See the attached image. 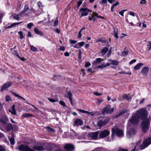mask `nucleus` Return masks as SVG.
<instances>
[{"label":"nucleus","mask_w":151,"mask_h":151,"mask_svg":"<svg viewBox=\"0 0 151 151\" xmlns=\"http://www.w3.org/2000/svg\"><path fill=\"white\" fill-rule=\"evenodd\" d=\"M139 116V118H141L142 119H146L148 115L147 111L145 109H142L136 111V113Z\"/></svg>","instance_id":"obj_1"},{"label":"nucleus","mask_w":151,"mask_h":151,"mask_svg":"<svg viewBox=\"0 0 151 151\" xmlns=\"http://www.w3.org/2000/svg\"><path fill=\"white\" fill-rule=\"evenodd\" d=\"M150 119H147L145 120L142 121L141 123L142 131L143 132H146L150 128Z\"/></svg>","instance_id":"obj_2"},{"label":"nucleus","mask_w":151,"mask_h":151,"mask_svg":"<svg viewBox=\"0 0 151 151\" xmlns=\"http://www.w3.org/2000/svg\"><path fill=\"white\" fill-rule=\"evenodd\" d=\"M109 122L108 118H105L104 117H99L97 122V126L99 127H101L105 125Z\"/></svg>","instance_id":"obj_3"},{"label":"nucleus","mask_w":151,"mask_h":151,"mask_svg":"<svg viewBox=\"0 0 151 151\" xmlns=\"http://www.w3.org/2000/svg\"><path fill=\"white\" fill-rule=\"evenodd\" d=\"M139 119V116L137 114L133 113L129 122L132 124L136 125L138 123Z\"/></svg>","instance_id":"obj_4"},{"label":"nucleus","mask_w":151,"mask_h":151,"mask_svg":"<svg viewBox=\"0 0 151 151\" xmlns=\"http://www.w3.org/2000/svg\"><path fill=\"white\" fill-rule=\"evenodd\" d=\"M18 149L20 151H35L31 149L28 146L21 144L18 146Z\"/></svg>","instance_id":"obj_5"},{"label":"nucleus","mask_w":151,"mask_h":151,"mask_svg":"<svg viewBox=\"0 0 151 151\" xmlns=\"http://www.w3.org/2000/svg\"><path fill=\"white\" fill-rule=\"evenodd\" d=\"M151 144V137L144 140L141 146V150L144 149Z\"/></svg>","instance_id":"obj_6"},{"label":"nucleus","mask_w":151,"mask_h":151,"mask_svg":"<svg viewBox=\"0 0 151 151\" xmlns=\"http://www.w3.org/2000/svg\"><path fill=\"white\" fill-rule=\"evenodd\" d=\"M110 108L111 107L110 105H109L106 106L102 109V113L104 114L106 112L107 114H108L112 113L114 111V109L112 108L110 110H109Z\"/></svg>","instance_id":"obj_7"},{"label":"nucleus","mask_w":151,"mask_h":151,"mask_svg":"<svg viewBox=\"0 0 151 151\" xmlns=\"http://www.w3.org/2000/svg\"><path fill=\"white\" fill-rule=\"evenodd\" d=\"M110 131L106 129L103 131H101L99 137L100 138H102L105 137L109 135Z\"/></svg>","instance_id":"obj_8"},{"label":"nucleus","mask_w":151,"mask_h":151,"mask_svg":"<svg viewBox=\"0 0 151 151\" xmlns=\"http://www.w3.org/2000/svg\"><path fill=\"white\" fill-rule=\"evenodd\" d=\"M79 12L81 13L80 17L86 16L88 13V9L86 8L83 7L80 9Z\"/></svg>","instance_id":"obj_9"},{"label":"nucleus","mask_w":151,"mask_h":151,"mask_svg":"<svg viewBox=\"0 0 151 151\" xmlns=\"http://www.w3.org/2000/svg\"><path fill=\"white\" fill-rule=\"evenodd\" d=\"M12 84V83L10 81H8L4 84L1 87V91H2L4 90H6L7 88L10 87Z\"/></svg>","instance_id":"obj_10"},{"label":"nucleus","mask_w":151,"mask_h":151,"mask_svg":"<svg viewBox=\"0 0 151 151\" xmlns=\"http://www.w3.org/2000/svg\"><path fill=\"white\" fill-rule=\"evenodd\" d=\"M99 133V132H96L89 133L88 136L93 139H96L98 137Z\"/></svg>","instance_id":"obj_11"},{"label":"nucleus","mask_w":151,"mask_h":151,"mask_svg":"<svg viewBox=\"0 0 151 151\" xmlns=\"http://www.w3.org/2000/svg\"><path fill=\"white\" fill-rule=\"evenodd\" d=\"M0 122L3 124L6 125V123L9 122V119L6 116L4 115L0 117Z\"/></svg>","instance_id":"obj_12"},{"label":"nucleus","mask_w":151,"mask_h":151,"mask_svg":"<svg viewBox=\"0 0 151 151\" xmlns=\"http://www.w3.org/2000/svg\"><path fill=\"white\" fill-rule=\"evenodd\" d=\"M115 132L118 137H122L123 136V132L121 129L116 128L115 129Z\"/></svg>","instance_id":"obj_13"},{"label":"nucleus","mask_w":151,"mask_h":151,"mask_svg":"<svg viewBox=\"0 0 151 151\" xmlns=\"http://www.w3.org/2000/svg\"><path fill=\"white\" fill-rule=\"evenodd\" d=\"M33 149L39 151H43L45 150V148L42 146H39L38 145H35L33 146Z\"/></svg>","instance_id":"obj_14"},{"label":"nucleus","mask_w":151,"mask_h":151,"mask_svg":"<svg viewBox=\"0 0 151 151\" xmlns=\"http://www.w3.org/2000/svg\"><path fill=\"white\" fill-rule=\"evenodd\" d=\"M83 123L82 120L80 119H76L74 122V126L78 127L83 125Z\"/></svg>","instance_id":"obj_15"},{"label":"nucleus","mask_w":151,"mask_h":151,"mask_svg":"<svg viewBox=\"0 0 151 151\" xmlns=\"http://www.w3.org/2000/svg\"><path fill=\"white\" fill-rule=\"evenodd\" d=\"M149 70V68L147 67H145L142 68V70L141 71V72L143 75H145L146 76L148 73Z\"/></svg>","instance_id":"obj_16"},{"label":"nucleus","mask_w":151,"mask_h":151,"mask_svg":"<svg viewBox=\"0 0 151 151\" xmlns=\"http://www.w3.org/2000/svg\"><path fill=\"white\" fill-rule=\"evenodd\" d=\"M64 148L66 150H72L74 149L75 147L73 145L68 144L64 146Z\"/></svg>","instance_id":"obj_17"},{"label":"nucleus","mask_w":151,"mask_h":151,"mask_svg":"<svg viewBox=\"0 0 151 151\" xmlns=\"http://www.w3.org/2000/svg\"><path fill=\"white\" fill-rule=\"evenodd\" d=\"M135 130L134 129H131L127 131V135L131 136L135 134Z\"/></svg>","instance_id":"obj_18"},{"label":"nucleus","mask_w":151,"mask_h":151,"mask_svg":"<svg viewBox=\"0 0 151 151\" xmlns=\"http://www.w3.org/2000/svg\"><path fill=\"white\" fill-rule=\"evenodd\" d=\"M9 112L11 113L12 114L15 115L16 114L17 112L15 109V105L14 104L12 106V108L11 109L9 110Z\"/></svg>","instance_id":"obj_19"},{"label":"nucleus","mask_w":151,"mask_h":151,"mask_svg":"<svg viewBox=\"0 0 151 151\" xmlns=\"http://www.w3.org/2000/svg\"><path fill=\"white\" fill-rule=\"evenodd\" d=\"M123 97L124 99H127L128 101H130L132 99V97L129 94H124L123 95Z\"/></svg>","instance_id":"obj_20"},{"label":"nucleus","mask_w":151,"mask_h":151,"mask_svg":"<svg viewBox=\"0 0 151 151\" xmlns=\"http://www.w3.org/2000/svg\"><path fill=\"white\" fill-rule=\"evenodd\" d=\"M6 128L7 131H10L13 128L12 125L11 123L7 124L6 123Z\"/></svg>","instance_id":"obj_21"},{"label":"nucleus","mask_w":151,"mask_h":151,"mask_svg":"<svg viewBox=\"0 0 151 151\" xmlns=\"http://www.w3.org/2000/svg\"><path fill=\"white\" fill-rule=\"evenodd\" d=\"M22 116L23 117L27 118H28L29 117H34V116L32 114L29 113L24 114L22 115Z\"/></svg>","instance_id":"obj_22"},{"label":"nucleus","mask_w":151,"mask_h":151,"mask_svg":"<svg viewBox=\"0 0 151 151\" xmlns=\"http://www.w3.org/2000/svg\"><path fill=\"white\" fill-rule=\"evenodd\" d=\"M34 30L36 34L41 36L43 35V33L42 32L40 31L37 28H35Z\"/></svg>","instance_id":"obj_23"},{"label":"nucleus","mask_w":151,"mask_h":151,"mask_svg":"<svg viewBox=\"0 0 151 151\" xmlns=\"http://www.w3.org/2000/svg\"><path fill=\"white\" fill-rule=\"evenodd\" d=\"M143 65V63H139L134 67V69L135 70H137L141 67V66Z\"/></svg>","instance_id":"obj_24"},{"label":"nucleus","mask_w":151,"mask_h":151,"mask_svg":"<svg viewBox=\"0 0 151 151\" xmlns=\"http://www.w3.org/2000/svg\"><path fill=\"white\" fill-rule=\"evenodd\" d=\"M127 112V110H123L121 111L119 114H116L115 116V118H117L119 116L122 115V114L126 113Z\"/></svg>","instance_id":"obj_25"},{"label":"nucleus","mask_w":151,"mask_h":151,"mask_svg":"<svg viewBox=\"0 0 151 151\" xmlns=\"http://www.w3.org/2000/svg\"><path fill=\"white\" fill-rule=\"evenodd\" d=\"M102 61L101 58H97L95 61H94L93 64L94 65H96L97 63H99Z\"/></svg>","instance_id":"obj_26"},{"label":"nucleus","mask_w":151,"mask_h":151,"mask_svg":"<svg viewBox=\"0 0 151 151\" xmlns=\"http://www.w3.org/2000/svg\"><path fill=\"white\" fill-rule=\"evenodd\" d=\"M12 137L11 138H9L10 144L11 145H13L15 143V140L14 139V136L12 135Z\"/></svg>","instance_id":"obj_27"},{"label":"nucleus","mask_w":151,"mask_h":151,"mask_svg":"<svg viewBox=\"0 0 151 151\" xmlns=\"http://www.w3.org/2000/svg\"><path fill=\"white\" fill-rule=\"evenodd\" d=\"M29 7L28 6H24V9L23 11L20 13V15H21L23 13H24L27 12L29 10Z\"/></svg>","instance_id":"obj_28"},{"label":"nucleus","mask_w":151,"mask_h":151,"mask_svg":"<svg viewBox=\"0 0 151 151\" xmlns=\"http://www.w3.org/2000/svg\"><path fill=\"white\" fill-rule=\"evenodd\" d=\"M93 12V13L94 14V16H96L99 18H101L103 19H104V18L103 17H102L100 15H99L97 13L94 12Z\"/></svg>","instance_id":"obj_29"},{"label":"nucleus","mask_w":151,"mask_h":151,"mask_svg":"<svg viewBox=\"0 0 151 151\" xmlns=\"http://www.w3.org/2000/svg\"><path fill=\"white\" fill-rule=\"evenodd\" d=\"M110 64L117 65L118 64V62L115 60H112Z\"/></svg>","instance_id":"obj_30"},{"label":"nucleus","mask_w":151,"mask_h":151,"mask_svg":"<svg viewBox=\"0 0 151 151\" xmlns=\"http://www.w3.org/2000/svg\"><path fill=\"white\" fill-rule=\"evenodd\" d=\"M82 1L81 0H80L78 2L77 4V6L76 8H75V9L76 10H77L78 9L80 6L82 4Z\"/></svg>","instance_id":"obj_31"},{"label":"nucleus","mask_w":151,"mask_h":151,"mask_svg":"<svg viewBox=\"0 0 151 151\" xmlns=\"http://www.w3.org/2000/svg\"><path fill=\"white\" fill-rule=\"evenodd\" d=\"M13 94L16 97L20 98L21 99H23L24 101L25 100V99L24 98H23L22 97L20 96L19 95L17 94V93H13Z\"/></svg>","instance_id":"obj_32"},{"label":"nucleus","mask_w":151,"mask_h":151,"mask_svg":"<svg viewBox=\"0 0 151 151\" xmlns=\"http://www.w3.org/2000/svg\"><path fill=\"white\" fill-rule=\"evenodd\" d=\"M46 128L47 129V131L48 132H53V133L55 132V131L54 129L49 127H46Z\"/></svg>","instance_id":"obj_33"},{"label":"nucleus","mask_w":151,"mask_h":151,"mask_svg":"<svg viewBox=\"0 0 151 151\" xmlns=\"http://www.w3.org/2000/svg\"><path fill=\"white\" fill-rule=\"evenodd\" d=\"M79 54L78 59L79 60H80L81 59V51L80 49L78 50Z\"/></svg>","instance_id":"obj_34"},{"label":"nucleus","mask_w":151,"mask_h":151,"mask_svg":"<svg viewBox=\"0 0 151 151\" xmlns=\"http://www.w3.org/2000/svg\"><path fill=\"white\" fill-rule=\"evenodd\" d=\"M108 50V48L106 47H105L101 51V52L104 53V54H105L107 52Z\"/></svg>","instance_id":"obj_35"},{"label":"nucleus","mask_w":151,"mask_h":151,"mask_svg":"<svg viewBox=\"0 0 151 151\" xmlns=\"http://www.w3.org/2000/svg\"><path fill=\"white\" fill-rule=\"evenodd\" d=\"M13 18L14 19L17 20H19L20 19V18L19 15L17 14H15Z\"/></svg>","instance_id":"obj_36"},{"label":"nucleus","mask_w":151,"mask_h":151,"mask_svg":"<svg viewBox=\"0 0 151 151\" xmlns=\"http://www.w3.org/2000/svg\"><path fill=\"white\" fill-rule=\"evenodd\" d=\"M59 104L62 106H64L67 107V106L66 105L65 103L63 101H59Z\"/></svg>","instance_id":"obj_37"},{"label":"nucleus","mask_w":151,"mask_h":151,"mask_svg":"<svg viewBox=\"0 0 151 151\" xmlns=\"http://www.w3.org/2000/svg\"><path fill=\"white\" fill-rule=\"evenodd\" d=\"M33 24L32 23H30L27 25V27L29 29H31L32 26L33 25Z\"/></svg>","instance_id":"obj_38"},{"label":"nucleus","mask_w":151,"mask_h":151,"mask_svg":"<svg viewBox=\"0 0 151 151\" xmlns=\"http://www.w3.org/2000/svg\"><path fill=\"white\" fill-rule=\"evenodd\" d=\"M67 94L68 96V97L69 99L72 98V94L70 91L67 92Z\"/></svg>","instance_id":"obj_39"},{"label":"nucleus","mask_w":151,"mask_h":151,"mask_svg":"<svg viewBox=\"0 0 151 151\" xmlns=\"http://www.w3.org/2000/svg\"><path fill=\"white\" fill-rule=\"evenodd\" d=\"M30 49L31 50L34 51H37V48L33 46H31Z\"/></svg>","instance_id":"obj_40"},{"label":"nucleus","mask_w":151,"mask_h":151,"mask_svg":"<svg viewBox=\"0 0 151 151\" xmlns=\"http://www.w3.org/2000/svg\"><path fill=\"white\" fill-rule=\"evenodd\" d=\"M112 134L111 135V137L113 138L115 136V129L114 128H112L111 129Z\"/></svg>","instance_id":"obj_41"},{"label":"nucleus","mask_w":151,"mask_h":151,"mask_svg":"<svg viewBox=\"0 0 151 151\" xmlns=\"http://www.w3.org/2000/svg\"><path fill=\"white\" fill-rule=\"evenodd\" d=\"M18 33L20 35V38L21 39H22L24 38V36L23 35L22 32V31L19 32Z\"/></svg>","instance_id":"obj_42"},{"label":"nucleus","mask_w":151,"mask_h":151,"mask_svg":"<svg viewBox=\"0 0 151 151\" xmlns=\"http://www.w3.org/2000/svg\"><path fill=\"white\" fill-rule=\"evenodd\" d=\"M106 67V66L105 65H101L98 66L97 68H104Z\"/></svg>","instance_id":"obj_43"},{"label":"nucleus","mask_w":151,"mask_h":151,"mask_svg":"<svg viewBox=\"0 0 151 151\" xmlns=\"http://www.w3.org/2000/svg\"><path fill=\"white\" fill-rule=\"evenodd\" d=\"M78 110L80 112H81L82 113H88V112L87 111L84 110L83 109H78Z\"/></svg>","instance_id":"obj_44"},{"label":"nucleus","mask_w":151,"mask_h":151,"mask_svg":"<svg viewBox=\"0 0 151 151\" xmlns=\"http://www.w3.org/2000/svg\"><path fill=\"white\" fill-rule=\"evenodd\" d=\"M128 54V52L127 51H124L122 53V56H124L125 55H127Z\"/></svg>","instance_id":"obj_45"},{"label":"nucleus","mask_w":151,"mask_h":151,"mask_svg":"<svg viewBox=\"0 0 151 151\" xmlns=\"http://www.w3.org/2000/svg\"><path fill=\"white\" fill-rule=\"evenodd\" d=\"M81 30H80L78 33V34L77 35V38H81L82 37V34L81 33Z\"/></svg>","instance_id":"obj_46"},{"label":"nucleus","mask_w":151,"mask_h":151,"mask_svg":"<svg viewBox=\"0 0 151 151\" xmlns=\"http://www.w3.org/2000/svg\"><path fill=\"white\" fill-rule=\"evenodd\" d=\"M91 65V64L90 63L87 62H86L85 65V66L86 68H87L88 66H90Z\"/></svg>","instance_id":"obj_47"},{"label":"nucleus","mask_w":151,"mask_h":151,"mask_svg":"<svg viewBox=\"0 0 151 151\" xmlns=\"http://www.w3.org/2000/svg\"><path fill=\"white\" fill-rule=\"evenodd\" d=\"M78 44L79 45V47H82L85 44V42H78Z\"/></svg>","instance_id":"obj_48"},{"label":"nucleus","mask_w":151,"mask_h":151,"mask_svg":"<svg viewBox=\"0 0 151 151\" xmlns=\"http://www.w3.org/2000/svg\"><path fill=\"white\" fill-rule=\"evenodd\" d=\"M127 10L125 9V10H123L121 11H120L119 12V14L121 15L122 16H124V12L127 11Z\"/></svg>","instance_id":"obj_49"},{"label":"nucleus","mask_w":151,"mask_h":151,"mask_svg":"<svg viewBox=\"0 0 151 151\" xmlns=\"http://www.w3.org/2000/svg\"><path fill=\"white\" fill-rule=\"evenodd\" d=\"M107 40H102V39H99L97 40L98 42H101L102 43H105Z\"/></svg>","instance_id":"obj_50"},{"label":"nucleus","mask_w":151,"mask_h":151,"mask_svg":"<svg viewBox=\"0 0 151 151\" xmlns=\"http://www.w3.org/2000/svg\"><path fill=\"white\" fill-rule=\"evenodd\" d=\"M5 100L6 101H9L10 100H11L10 97L9 96H6L5 97Z\"/></svg>","instance_id":"obj_51"},{"label":"nucleus","mask_w":151,"mask_h":151,"mask_svg":"<svg viewBox=\"0 0 151 151\" xmlns=\"http://www.w3.org/2000/svg\"><path fill=\"white\" fill-rule=\"evenodd\" d=\"M119 4V2L118 1H116L115 3L113 4L112 6L114 7L118 5Z\"/></svg>","instance_id":"obj_52"},{"label":"nucleus","mask_w":151,"mask_h":151,"mask_svg":"<svg viewBox=\"0 0 151 151\" xmlns=\"http://www.w3.org/2000/svg\"><path fill=\"white\" fill-rule=\"evenodd\" d=\"M70 43L73 44H75L77 42V41L76 40H70Z\"/></svg>","instance_id":"obj_53"},{"label":"nucleus","mask_w":151,"mask_h":151,"mask_svg":"<svg viewBox=\"0 0 151 151\" xmlns=\"http://www.w3.org/2000/svg\"><path fill=\"white\" fill-rule=\"evenodd\" d=\"M98 101V104H100L103 101V99H98L97 100Z\"/></svg>","instance_id":"obj_54"},{"label":"nucleus","mask_w":151,"mask_h":151,"mask_svg":"<svg viewBox=\"0 0 151 151\" xmlns=\"http://www.w3.org/2000/svg\"><path fill=\"white\" fill-rule=\"evenodd\" d=\"M6 149L2 146L0 145V151H5Z\"/></svg>","instance_id":"obj_55"},{"label":"nucleus","mask_w":151,"mask_h":151,"mask_svg":"<svg viewBox=\"0 0 151 151\" xmlns=\"http://www.w3.org/2000/svg\"><path fill=\"white\" fill-rule=\"evenodd\" d=\"M118 151H128L127 150L123 148L119 149Z\"/></svg>","instance_id":"obj_56"},{"label":"nucleus","mask_w":151,"mask_h":151,"mask_svg":"<svg viewBox=\"0 0 151 151\" xmlns=\"http://www.w3.org/2000/svg\"><path fill=\"white\" fill-rule=\"evenodd\" d=\"M65 48L64 46H61L59 48V50L63 51H64L65 50Z\"/></svg>","instance_id":"obj_57"},{"label":"nucleus","mask_w":151,"mask_h":151,"mask_svg":"<svg viewBox=\"0 0 151 151\" xmlns=\"http://www.w3.org/2000/svg\"><path fill=\"white\" fill-rule=\"evenodd\" d=\"M13 53L14 54L16 55L17 57H18L19 55L18 54V53L17 51L14 50L13 51Z\"/></svg>","instance_id":"obj_58"},{"label":"nucleus","mask_w":151,"mask_h":151,"mask_svg":"<svg viewBox=\"0 0 151 151\" xmlns=\"http://www.w3.org/2000/svg\"><path fill=\"white\" fill-rule=\"evenodd\" d=\"M136 61V60L135 59H133L132 60H131L129 63V64L130 65L132 64L133 63H135Z\"/></svg>","instance_id":"obj_59"},{"label":"nucleus","mask_w":151,"mask_h":151,"mask_svg":"<svg viewBox=\"0 0 151 151\" xmlns=\"http://www.w3.org/2000/svg\"><path fill=\"white\" fill-rule=\"evenodd\" d=\"M73 47L76 48H80L78 43L76 44Z\"/></svg>","instance_id":"obj_60"},{"label":"nucleus","mask_w":151,"mask_h":151,"mask_svg":"<svg viewBox=\"0 0 151 151\" xmlns=\"http://www.w3.org/2000/svg\"><path fill=\"white\" fill-rule=\"evenodd\" d=\"M94 94L95 95L97 96H99L102 95V93H99L98 92H95Z\"/></svg>","instance_id":"obj_61"},{"label":"nucleus","mask_w":151,"mask_h":151,"mask_svg":"<svg viewBox=\"0 0 151 151\" xmlns=\"http://www.w3.org/2000/svg\"><path fill=\"white\" fill-rule=\"evenodd\" d=\"M37 5L39 7L42 6V3L40 1H39L37 3Z\"/></svg>","instance_id":"obj_62"},{"label":"nucleus","mask_w":151,"mask_h":151,"mask_svg":"<svg viewBox=\"0 0 151 151\" xmlns=\"http://www.w3.org/2000/svg\"><path fill=\"white\" fill-rule=\"evenodd\" d=\"M146 3V1L145 0H142L141 1L140 3L141 4H145Z\"/></svg>","instance_id":"obj_63"},{"label":"nucleus","mask_w":151,"mask_h":151,"mask_svg":"<svg viewBox=\"0 0 151 151\" xmlns=\"http://www.w3.org/2000/svg\"><path fill=\"white\" fill-rule=\"evenodd\" d=\"M101 148L98 147L93 150V151H101Z\"/></svg>","instance_id":"obj_64"}]
</instances>
